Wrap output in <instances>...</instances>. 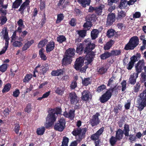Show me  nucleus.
I'll use <instances>...</instances> for the list:
<instances>
[{"instance_id": "a878e982", "label": "nucleus", "mask_w": 146, "mask_h": 146, "mask_svg": "<svg viewBox=\"0 0 146 146\" xmlns=\"http://www.w3.org/2000/svg\"><path fill=\"white\" fill-rule=\"evenodd\" d=\"M128 4V1L127 0H121V1L118 6L119 8L121 9L125 8Z\"/></svg>"}, {"instance_id": "5fc2aeb1", "label": "nucleus", "mask_w": 146, "mask_h": 146, "mask_svg": "<svg viewBox=\"0 0 146 146\" xmlns=\"http://www.w3.org/2000/svg\"><path fill=\"white\" fill-rule=\"evenodd\" d=\"M63 18V15L62 14H60L58 15L57 19L56 21L57 23L60 22L62 19Z\"/></svg>"}, {"instance_id": "4468645a", "label": "nucleus", "mask_w": 146, "mask_h": 146, "mask_svg": "<svg viewBox=\"0 0 146 146\" xmlns=\"http://www.w3.org/2000/svg\"><path fill=\"white\" fill-rule=\"evenodd\" d=\"M69 98L71 104H76L79 101V99L76 94L74 92L71 93L69 94Z\"/></svg>"}, {"instance_id": "0eeeda50", "label": "nucleus", "mask_w": 146, "mask_h": 146, "mask_svg": "<svg viewBox=\"0 0 146 146\" xmlns=\"http://www.w3.org/2000/svg\"><path fill=\"white\" fill-rule=\"evenodd\" d=\"M86 131V129L85 128L82 129L78 128L77 129L73 131L72 133L78 140H80L84 137Z\"/></svg>"}, {"instance_id": "f704fd0d", "label": "nucleus", "mask_w": 146, "mask_h": 146, "mask_svg": "<svg viewBox=\"0 0 146 146\" xmlns=\"http://www.w3.org/2000/svg\"><path fill=\"white\" fill-rule=\"evenodd\" d=\"M119 0H108V5L111 7V8H111H109L108 9H115V6H112L113 4V3H116Z\"/></svg>"}, {"instance_id": "aec40b11", "label": "nucleus", "mask_w": 146, "mask_h": 146, "mask_svg": "<svg viewBox=\"0 0 146 146\" xmlns=\"http://www.w3.org/2000/svg\"><path fill=\"white\" fill-rule=\"evenodd\" d=\"M19 26L17 28V31L19 33H21L22 31V29L25 27L23 21L22 19H20L17 22Z\"/></svg>"}, {"instance_id": "4c0bfd02", "label": "nucleus", "mask_w": 146, "mask_h": 146, "mask_svg": "<svg viewBox=\"0 0 146 146\" xmlns=\"http://www.w3.org/2000/svg\"><path fill=\"white\" fill-rule=\"evenodd\" d=\"M11 88V85L10 84H6L4 86V88L3 90V92L5 93L9 91L10 89Z\"/></svg>"}, {"instance_id": "cd10ccee", "label": "nucleus", "mask_w": 146, "mask_h": 146, "mask_svg": "<svg viewBox=\"0 0 146 146\" xmlns=\"http://www.w3.org/2000/svg\"><path fill=\"white\" fill-rule=\"evenodd\" d=\"M99 32L96 29L93 30L91 32V37L92 39H95L98 36V35Z\"/></svg>"}, {"instance_id": "a18cd8bd", "label": "nucleus", "mask_w": 146, "mask_h": 146, "mask_svg": "<svg viewBox=\"0 0 146 146\" xmlns=\"http://www.w3.org/2000/svg\"><path fill=\"white\" fill-rule=\"evenodd\" d=\"M121 51L120 50H116L111 51L110 52L111 56H117L121 54Z\"/></svg>"}, {"instance_id": "20e7f679", "label": "nucleus", "mask_w": 146, "mask_h": 146, "mask_svg": "<svg viewBox=\"0 0 146 146\" xmlns=\"http://www.w3.org/2000/svg\"><path fill=\"white\" fill-rule=\"evenodd\" d=\"M57 117V115L54 113L50 111L46 118V123L45 124V127L47 128H48L52 126L56 121Z\"/></svg>"}, {"instance_id": "37998d69", "label": "nucleus", "mask_w": 146, "mask_h": 146, "mask_svg": "<svg viewBox=\"0 0 146 146\" xmlns=\"http://www.w3.org/2000/svg\"><path fill=\"white\" fill-rule=\"evenodd\" d=\"M47 40L46 39L40 41L38 44V47L40 48L44 46L47 43Z\"/></svg>"}, {"instance_id": "69168bd1", "label": "nucleus", "mask_w": 146, "mask_h": 146, "mask_svg": "<svg viewBox=\"0 0 146 146\" xmlns=\"http://www.w3.org/2000/svg\"><path fill=\"white\" fill-rule=\"evenodd\" d=\"M99 136L96 134H94L91 136V139L93 140L96 141L98 139Z\"/></svg>"}, {"instance_id": "e433bc0d", "label": "nucleus", "mask_w": 146, "mask_h": 146, "mask_svg": "<svg viewBox=\"0 0 146 146\" xmlns=\"http://www.w3.org/2000/svg\"><path fill=\"white\" fill-rule=\"evenodd\" d=\"M64 91V88L63 87H60L57 88L55 91V92L58 94L62 95Z\"/></svg>"}, {"instance_id": "c756f323", "label": "nucleus", "mask_w": 146, "mask_h": 146, "mask_svg": "<svg viewBox=\"0 0 146 146\" xmlns=\"http://www.w3.org/2000/svg\"><path fill=\"white\" fill-rule=\"evenodd\" d=\"M118 11V14L117 18L118 19L123 18L125 17L126 13L124 11L122 10H119Z\"/></svg>"}, {"instance_id": "864d4df0", "label": "nucleus", "mask_w": 146, "mask_h": 146, "mask_svg": "<svg viewBox=\"0 0 146 146\" xmlns=\"http://www.w3.org/2000/svg\"><path fill=\"white\" fill-rule=\"evenodd\" d=\"M3 0H0V8H1V9H2V8H4V9H6L7 8L8 6V5H3Z\"/></svg>"}, {"instance_id": "49530a36", "label": "nucleus", "mask_w": 146, "mask_h": 146, "mask_svg": "<svg viewBox=\"0 0 146 146\" xmlns=\"http://www.w3.org/2000/svg\"><path fill=\"white\" fill-rule=\"evenodd\" d=\"M57 39V41L59 43H62L66 40V38L63 35L59 36Z\"/></svg>"}, {"instance_id": "774afa93", "label": "nucleus", "mask_w": 146, "mask_h": 146, "mask_svg": "<svg viewBox=\"0 0 146 146\" xmlns=\"http://www.w3.org/2000/svg\"><path fill=\"white\" fill-rule=\"evenodd\" d=\"M141 78L142 80L143 81L146 80V73H142L141 74Z\"/></svg>"}, {"instance_id": "412c9836", "label": "nucleus", "mask_w": 146, "mask_h": 146, "mask_svg": "<svg viewBox=\"0 0 146 146\" xmlns=\"http://www.w3.org/2000/svg\"><path fill=\"white\" fill-rule=\"evenodd\" d=\"M54 47V43L53 41H50L46 45V50L47 52L52 50Z\"/></svg>"}, {"instance_id": "72a5a7b5", "label": "nucleus", "mask_w": 146, "mask_h": 146, "mask_svg": "<svg viewBox=\"0 0 146 146\" xmlns=\"http://www.w3.org/2000/svg\"><path fill=\"white\" fill-rule=\"evenodd\" d=\"M45 131V129L44 127H41L38 128L36 130V133L38 135H42Z\"/></svg>"}, {"instance_id": "79ce46f5", "label": "nucleus", "mask_w": 146, "mask_h": 146, "mask_svg": "<svg viewBox=\"0 0 146 146\" xmlns=\"http://www.w3.org/2000/svg\"><path fill=\"white\" fill-rule=\"evenodd\" d=\"M91 23L88 21L84 24L83 27L84 29H87V30H89L91 27Z\"/></svg>"}, {"instance_id": "9b49d317", "label": "nucleus", "mask_w": 146, "mask_h": 146, "mask_svg": "<svg viewBox=\"0 0 146 146\" xmlns=\"http://www.w3.org/2000/svg\"><path fill=\"white\" fill-rule=\"evenodd\" d=\"M111 96V91L108 90L100 98V100L102 103H104L107 102Z\"/></svg>"}, {"instance_id": "f3484780", "label": "nucleus", "mask_w": 146, "mask_h": 146, "mask_svg": "<svg viewBox=\"0 0 146 146\" xmlns=\"http://www.w3.org/2000/svg\"><path fill=\"white\" fill-rule=\"evenodd\" d=\"M0 13L1 14L2 16L1 17V24L2 25L4 24L7 21L6 17L4 16L6 13V11L5 10H0Z\"/></svg>"}, {"instance_id": "9d476101", "label": "nucleus", "mask_w": 146, "mask_h": 146, "mask_svg": "<svg viewBox=\"0 0 146 146\" xmlns=\"http://www.w3.org/2000/svg\"><path fill=\"white\" fill-rule=\"evenodd\" d=\"M40 65H38L35 68V70L38 72L40 73L44 74L48 70L49 67L47 64H46L40 66Z\"/></svg>"}, {"instance_id": "a211bd4d", "label": "nucleus", "mask_w": 146, "mask_h": 146, "mask_svg": "<svg viewBox=\"0 0 146 146\" xmlns=\"http://www.w3.org/2000/svg\"><path fill=\"white\" fill-rule=\"evenodd\" d=\"M115 20V15L113 13L109 14L107 19V23L109 25L111 24Z\"/></svg>"}, {"instance_id": "f257e3e1", "label": "nucleus", "mask_w": 146, "mask_h": 146, "mask_svg": "<svg viewBox=\"0 0 146 146\" xmlns=\"http://www.w3.org/2000/svg\"><path fill=\"white\" fill-rule=\"evenodd\" d=\"M89 54H87L84 59L82 57H80L77 58L75 63L74 67L77 70H80L81 72H85L88 68L87 65L90 64L92 61L93 55L89 56Z\"/></svg>"}, {"instance_id": "c9c22d12", "label": "nucleus", "mask_w": 146, "mask_h": 146, "mask_svg": "<svg viewBox=\"0 0 146 146\" xmlns=\"http://www.w3.org/2000/svg\"><path fill=\"white\" fill-rule=\"evenodd\" d=\"M111 56V53L108 52H106L101 56V58L102 59H106Z\"/></svg>"}, {"instance_id": "f8f14e48", "label": "nucleus", "mask_w": 146, "mask_h": 146, "mask_svg": "<svg viewBox=\"0 0 146 146\" xmlns=\"http://www.w3.org/2000/svg\"><path fill=\"white\" fill-rule=\"evenodd\" d=\"M144 65V61L143 60H139L135 66L136 72L139 73H140L142 70L143 68Z\"/></svg>"}, {"instance_id": "423d86ee", "label": "nucleus", "mask_w": 146, "mask_h": 146, "mask_svg": "<svg viewBox=\"0 0 146 146\" xmlns=\"http://www.w3.org/2000/svg\"><path fill=\"white\" fill-rule=\"evenodd\" d=\"M90 39L88 38L85 41L84 44L86 46V47L84 50L85 52L86 53V54H89V56L90 55L92 54L93 55V57L94 56V53L91 52L92 50L94 48L95 45L94 44H91L90 41Z\"/></svg>"}, {"instance_id": "393cba45", "label": "nucleus", "mask_w": 146, "mask_h": 146, "mask_svg": "<svg viewBox=\"0 0 146 146\" xmlns=\"http://www.w3.org/2000/svg\"><path fill=\"white\" fill-rule=\"evenodd\" d=\"M22 2V0H16L13 3L12 8L17 9L20 5Z\"/></svg>"}, {"instance_id": "473e14b6", "label": "nucleus", "mask_w": 146, "mask_h": 146, "mask_svg": "<svg viewBox=\"0 0 146 146\" xmlns=\"http://www.w3.org/2000/svg\"><path fill=\"white\" fill-rule=\"evenodd\" d=\"M44 49L41 48L39 51V55L42 59L45 60L47 58L44 54Z\"/></svg>"}, {"instance_id": "2eb2a0df", "label": "nucleus", "mask_w": 146, "mask_h": 146, "mask_svg": "<svg viewBox=\"0 0 146 146\" xmlns=\"http://www.w3.org/2000/svg\"><path fill=\"white\" fill-rule=\"evenodd\" d=\"M139 73H133L130 75L129 82L131 84L134 85L136 82V79L138 77Z\"/></svg>"}, {"instance_id": "bf43d9fd", "label": "nucleus", "mask_w": 146, "mask_h": 146, "mask_svg": "<svg viewBox=\"0 0 146 146\" xmlns=\"http://www.w3.org/2000/svg\"><path fill=\"white\" fill-rule=\"evenodd\" d=\"M19 94V90L18 89H17L13 92V96L15 97H17L18 96Z\"/></svg>"}, {"instance_id": "a19ab883", "label": "nucleus", "mask_w": 146, "mask_h": 146, "mask_svg": "<svg viewBox=\"0 0 146 146\" xmlns=\"http://www.w3.org/2000/svg\"><path fill=\"white\" fill-rule=\"evenodd\" d=\"M30 3L25 1L21 4L20 8L19 9H25L27 7H29Z\"/></svg>"}, {"instance_id": "6e6d98bb", "label": "nucleus", "mask_w": 146, "mask_h": 146, "mask_svg": "<svg viewBox=\"0 0 146 146\" xmlns=\"http://www.w3.org/2000/svg\"><path fill=\"white\" fill-rule=\"evenodd\" d=\"M122 87V90L124 91L126 89V82L125 80H123L121 83Z\"/></svg>"}, {"instance_id": "0e129e2a", "label": "nucleus", "mask_w": 146, "mask_h": 146, "mask_svg": "<svg viewBox=\"0 0 146 146\" xmlns=\"http://www.w3.org/2000/svg\"><path fill=\"white\" fill-rule=\"evenodd\" d=\"M134 64L130 62L127 65V68L128 70H131L133 67Z\"/></svg>"}, {"instance_id": "2f4dec72", "label": "nucleus", "mask_w": 146, "mask_h": 146, "mask_svg": "<svg viewBox=\"0 0 146 146\" xmlns=\"http://www.w3.org/2000/svg\"><path fill=\"white\" fill-rule=\"evenodd\" d=\"M130 130L129 126L127 124H125L124 126L123 131L125 136H128L129 131Z\"/></svg>"}, {"instance_id": "09e8293b", "label": "nucleus", "mask_w": 146, "mask_h": 146, "mask_svg": "<svg viewBox=\"0 0 146 146\" xmlns=\"http://www.w3.org/2000/svg\"><path fill=\"white\" fill-rule=\"evenodd\" d=\"M117 139L113 136H112L110 139V142L111 145L113 146L117 141Z\"/></svg>"}, {"instance_id": "b1692460", "label": "nucleus", "mask_w": 146, "mask_h": 146, "mask_svg": "<svg viewBox=\"0 0 146 146\" xmlns=\"http://www.w3.org/2000/svg\"><path fill=\"white\" fill-rule=\"evenodd\" d=\"M18 40H19L20 41L15 40V41L13 42V45L15 47H20L22 46L23 44L21 42L23 41V39L21 37L19 38Z\"/></svg>"}, {"instance_id": "dca6fc26", "label": "nucleus", "mask_w": 146, "mask_h": 146, "mask_svg": "<svg viewBox=\"0 0 146 146\" xmlns=\"http://www.w3.org/2000/svg\"><path fill=\"white\" fill-rule=\"evenodd\" d=\"M74 112L75 110L73 109L70 110L68 113L65 111L63 113V115L65 117L72 120L75 116Z\"/></svg>"}, {"instance_id": "7ed1b4c3", "label": "nucleus", "mask_w": 146, "mask_h": 146, "mask_svg": "<svg viewBox=\"0 0 146 146\" xmlns=\"http://www.w3.org/2000/svg\"><path fill=\"white\" fill-rule=\"evenodd\" d=\"M139 40L137 36H134L129 40V42L125 45L124 49L126 50H133L139 44Z\"/></svg>"}, {"instance_id": "ddd939ff", "label": "nucleus", "mask_w": 146, "mask_h": 146, "mask_svg": "<svg viewBox=\"0 0 146 146\" xmlns=\"http://www.w3.org/2000/svg\"><path fill=\"white\" fill-rule=\"evenodd\" d=\"M100 115V114L97 113L94 115L90 120V122L92 126H94L98 124L100 122V120L98 117Z\"/></svg>"}, {"instance_id": "052dcab7", "label": "nucleus", "mask_w": 146, "mask_h": 146, "mask_svg": "<svg viewBox=\"0 0 146 146\" xmlns=\"http://www.w3.org/2000/svg\"><path fill=\"white\" fill-rule=\"evenodd\" d=\"M107 71V69L102 68H100L98 71V73L101 74H102L104 73Z\"/></svg>"}, {"instance_id": "de8ad7c7", "label": "nucleus", "mask_w": 146, "mask_h": 146, "mask_svg": "<svg viewBox=\"0 0 146 146\" xmlns=\"http://www.w3.org/2000/svg\"><path fill=\"white\" fill-rule=\"evenodd\" d=\"M51 111L52 112L54 113L57 116L58 114H61L62 111L60 108H57L55 110H52Z\"/></svg>"}, {"instance_id": "58836bf2", "label": "nucleus", "mask_w": 146, "mask_h": 146, "mask_svg": "<svg viewBox=\"0 0 146 146\" xmlns=\"http://www.w3.org/2000/svg\"><path fill=\"white\" fill-rule=\"evenodd\" d=\"M115 33V31L113 29L108 30L107 32V36L109 38H111L113 36Z\"/></svg>"}, {"instance_id": "680f3d73", "label": "nucleus", "mask_w": 146, "mask_h": 146, "mask_svg": "<svg viewBox=\"0 0 146 146\" xmlns=\"http://www.w3.org/2000/svg\"><path fill=\"white\" fill-rule=\"evenodd\" d=\"M31 107L30 104H28L25 109V110L27 113H29L31 110Z\"/></svg>"}, {"instance_id": "3c124183", "label": "nucleus", "mask_w": 146, "mask_h": 146, "mask_svg": "<svg viewBox=\"0 0 146 146\" xmlns=\"http://www.w3.org/2000/svg\"><path fill=\"white\" fill-rule=\"evenodd\" d=\"M82 82L84 85L85 86H87L90 83V78H87L84 79L82 80Z\"/></svg>"}, {"instance_id": "4be33fe9", "label": "nucleus", "mask_w": 146, "mask_h": 146, "mask_svg": "<svg viewBox=\"0 0 146 146\" xmlns=\"http://www.w3.org/2000/svg\"><path fill=\"white\" fill-rule=\"evenodd\" d=\"M78 2L81 4L84 7H85L86 6H89L91 0H77Z\"/></svg>"}, {"instance_id": "f03ea898", "label": "nucleus", "mask_w": 146, "mask_h": 146, "mask_svg": "<svg viewBox=\"0 0 146 146\" xmlns=\"http://www.w3.org/2000/svg\"><path fill=\"white\" fill-rule=\"evenodd\" d=\"M75 50L74 48H69L65 52V55L62 59L63 65L69 64L71 63L72 57L74 55Z\"/></svg>"}, {"instance_id": "ea45409f", "label": "nucleus", "mask_w": 146, "mask_h": 146, "mask_svg": "<svg viewBox=\"0 0 146 146\" xmlns=\"http://www.w3.org/2000/svg\"><path fill=\"white\" fill-rule=\"evenodd\" d=\"M32 77V75L31 74H27L23 79V82L25 83L28 82L31 78Z\"/></svg>"}, {"instance_id": "1a4fd4ad", "label": "nucleus", "mask_w": 146, "mask_h": 146, "mask_svg": "<svg viewBox=\"0 0 146 146\" xmlns=\"http://www.w3.org/2000/svg\"><path fill=\"white\" fill-rule=\"evenodd\" d=\"M141 102L139 105V109L140 111L142 110L146 106V93L143 92L140 95Z\"/></svg>"}, {"instance_id": "7c9ffc66", "label": "nucleus", "mask_w": 146, "mask_h": 146, "mask_svg": "<svg viewBox=\"0 0 146 146\" xmlns=\"http://www.w3.org/2000/svg\"><path fill=\"white\" fill-rule=\"evenodd\" d=\"M114 43L113 40H111L107 42L104 45V48L105 50L110 49Z\"/></svg>"}, {"instance_id": "e2e57ef3", "label": "nucleus", "mask_w": 146, "mask_h": 146, "mask_svg": "<svg viewBox=\"0 0 146 146\" xmlns=\"http://www.w3.org/2000/svg\"><path fill=\"white\" fill-rule=\"evenodd\" d=\"M129 140L130 142H132L133 141H134L136 140V137L133 135H129Z\"/></svg>"}, {"instance_id": "603ef678", "label": "nucleus", "mask_w": 146, "mask_h": 146, "mask_svg": "<svg viewBox=\"0 0 146 146\" xmlns=\"http://www.w3.org/2000/svg\"><path fill=\"white\" fill-rule=\"evenodd\" d=\"M78 33L80 36L83 37L85 36L86 34V31L85 30H82L78 31Z\"/></svg>"}, {"instance_id": "6e6552de", "label": "nucleus", "mask_w": 146, "mask_h": 146, "mask_svg": "<svg viewBox=\"0 0 146 146\" xmlns=\"http://www.w3.org/2000/svg\"><path fill=\"white\" fill-rule=\"evenodd\" d=\"M65 121L63 118L60 119L58 121V123H56L54 127V129L60 131H62L65 127Z\"/></svg>"}, {"instance_id": "4d7b16f0", "label": "nucleus", "mask_w": 146, "mask_h": 146, "mask_svg": "<svg viewBox=\"0 0 146 146\" xmlns=\"http://www.w3.org/2000/svg\"><path fill=\"white\" fill-rule=\"evenodd\" d=\"M17 32V30L16 31L13 33V35L11 36L12 40H15L17 39H18L19 38L16 36Z\"/></svg>"}, {"instance_id": "39448f33", "label": "nucleus", "mask_w": 146, "mask_h": 146, "mask_svg": "<svg viewBox=\"0 0 146 146\" xmlns=\"http://www.w3.org/2000/svg\"><path fill=\"white\" fill-rule=\"evenodd\" d=\"M1 36H2L5 41L4 47L0 52V54L4 53L7 50L9 44V39L8 36V32L6 28H4L1 33Z\"/></svg>"}, {"instance_id": "c03bdc74", "label": "nucleus", "mask_w": 146, "mask_h": 146, "mask_svg": "<svg viewBox=\"0 0 146 146\" xmlns=\"http://www.w3.org/2000/svg\"><path fill=\"white\" fill-rule=\"evenodd\" d=\"M83 49V46L81 43H80L79 46H77L76 52L79 54H81Z\"/></svg>"}, {"instance_id": "6ab92c4d", "label": "nucleus", "mask_w": 146, "mask_h": 146, "mask_svg": "<svg viewBox=\"0 0 146 146\" xmlns=\"http://www.w3.org/2000/svg\"><path fill=\"white\" fill-rule=\"evenodd\" d=\"M82 99L84 101L88 100L91 97L90 93L87 91H84L82 93Z\"/></svg>"}, {"instance_id": "338daca9", "label": "nucleus", "mask_w": 146, "mask_h": 146, "mask_svg": "<svg viewBox=\"0 0 146 146\" xmlns=\"http://www.w3.org/2000/svg\"><path fill=\"white\" fill-rule=\"evenodd\" d=\"M137 56H132L131 58V61L130 62L133 63V64L137 60Z\"/></svg>"}, {"instance_id": "5701e85b", "label": "nucleus", "mask_w": 146, "mask_h": 146, "mask_svg": "<svg viewBox=\"0 0 146 146\" xmlns=\"http://www.w3.org/2000/svg\"><path fill=\"white\" fill-rule=\"evenodd\" d=\"M64 71L63 70L60 69L57 70H53L51 72V75L52 76H59L63 74Z\"/></svg>"}, {"instance_id": "c85d7f7f", "label": "nucleus", "mask_w": 146, "mask_h": 146, "mask_svg": "<svg viewBox=\"0 0 146 146\" xmlns=\"http://www.w3.org/2000/svg\"><path fill=\"white\" fill-rule=\"evenodd\" d=\"M96 19V17L95 15L93 14L92 15H89L87 17L86 20L87 21H89L92 23Z\"/></svg>"}, {"instance_id": "8fccbe9b", "label": "nucleus", "mask_w": 146, "mask_h": 146, "mask_svg": "<svg viewBox=\"0 0 146 146\" xmlns=\"http://www.w3.org/2000/svg\"><path fill=\"white\" fill-rule=\"evenodd\" d=\"M68 139L66 137H64L63 138L62 146H68Z\"/></svg>"}, {"instance_id": "13d9d810", "label": "nucleus", "mask_w": 146, "mask_h": 146, "mask_svg": "<svg viewBox=\"0 0 146 146\" xmlns=\"http://www.w3.org/2000/svg\"><path fill=\"white\" fill-rule=\"evenodd\" d=\"M106 88V87L105 85H102L98 88L97 91L98 92H100L105 89Z\"/></svg>"}, {"instance_id": "bb28decb", "label": "nucleus", "mask_w": 146, "mask_h": 146, "mask_svg": "<svg viewBox=\"0 0 146 146\" xmlns=\"http://www.w3.org/2000/svg\"><path fill=\"white\" fill-rule=\"evenodd\" d=\"M123 131L120 129H118L116 132V137L118 139L122 138L123 136Z\"/></svg>"}]
</instances>
